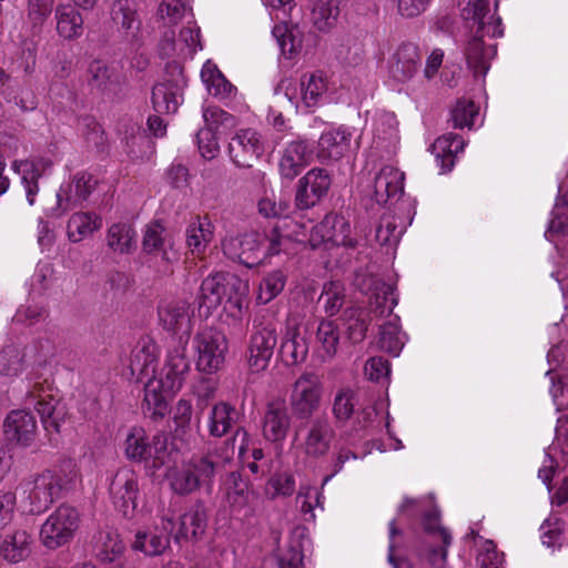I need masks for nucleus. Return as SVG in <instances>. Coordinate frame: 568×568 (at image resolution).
<instances>
[{"label": "nucleus", "instance_id": "7ed1b4c3", "mask_svg": "<svg viewBox=\"0 0 568 568\" xmlns=\"http://www.w3.org/2000/svg\"><path fill=\"white\" fill-rule=\"evenodd\" d=\"M239 443V454L244 455L248 449L250 435L244 427H237L232 438L224 443L221 453L215 449L207 452L204 455H194L189 460L192 471L197 479L200 486H210L214 477L219 474L226 464L231 463L235 453V444Z\"/></svg>", "mask_w": 568, "mask_h": 568}, {"label": "nucleus", "instance_id": "a18cd8bd", "mask_svg": "<svg viewBox=\"0 0 568 568\" xmlns=\"http://www.w3.org/2000/svg\"><path fill=\"white\" fill-rule=\"evenodd\" d=\"M346 326L347 338L357 344L364 341L369 325V314L361 307H348L342 316Z\"/></svg>", "mask_w": 568, "mask_h": 568}, {"label": "nucleus", "instance_id": "a878e982", "mask_svg": "<svg viewBox=\"0 0 568 568\" xmlns=\"http://www.w3.org/2000/svg\"><path fill=\"white\" fill-rule=\"evenodd\" d=\"M159 320L163 327L174 334L181 333L189 336L191 331V317L189 304L185 301H170L161 304L158 310Z\"/></svg>", "mask_w": 568, "mask_h": 568}, {"label": "nucleus", "instance_id": "774afa93", "mask_svg": "<svg viewBox=\"0 0 568 568\" xmlns=\"http://www.w3.org/2000/svg\"><path fill=\"white\" fill-rule=\"evenodd\" d=\"M186 0H162L158 14L166 24H178L185 14Z\"/></svg>", "mask_w": 568, "mask_h": 568}, {"label": "nucleus", "instance_id": "b1692460", "mask_svg": "<svg viewBox=\"0 0 568 568\" xmlns=\"http://www.w3.org/2000/svg\"><path fill=\"white\" fill-rule=\"evenodd\" d=\"M223 308L233 318H241L248 294V284L235 274L223 273Z\"/></svg>", "mask_w": 568, "mask_h": 568}, {"label": "nucleus", "instance_id": "a211bd4d", "mask_svg": "<svg viewBox=\"0 0 568 568\" xmlns=\"http://www.w3.org/2000/svg\"><path fill=\"white\" fill-rule=\"evenodd\" d=\"M422 65V54L416 44L400 43L389 59V74L400 83L412 80Z\"/></svg>", "mask_w": 568, "mask_h": 568}, {"label": "nucleus", "instance_id": "4c0bfd02", "mask_svg": "<svg viewBox=\"0 0 568 568\" xmlns=\"http://www.w3.org/2000/svg\"><path fill=\"white\" fill-rule=\"evenodd\" d=\"M94 551L101 562L111 564L124 557V544L116 531L101 530L95 536Z\"/></svg>", "mask_w": 568, "mask_h": 568}, {"label": "nucleus", "instance_id": "c85d7f7f", "mask_svg": "<svg viewBox=\"0 0 568 568\" xmlns=\"http://www.w3.org/2000/svg\"><path fill=\"white\" fill-rule=\"evenodd\" d=\"M291 425V417L284 400H273L267 404L264 422L263 435L270 442L283 440Z\"/></svg>", "mask_w": 568, "mask_h": 568}, {"label": "nucleus", "instance_id": "f257e3e1", "mask_svg": "<svg viewBox=\"0 0 568 568\" xmlns=\"http://www.w3.org/2000/svg\"><path fill=\"white\" fill-rule=\"evenodd\" d=\"M489 0H469L467 7L463 10V17L468 22L469 28L476 27L475 34L469 39L465 55L469 69L475 77L485 75L489 69V61L496 55V44L485 45L483 38L489 36L497 38L503 36L500 18L494 19L489 16Z\"/></svg>", "mask_w": 568, "mask_h": 568}, {"label": "nucleus", "instance_id": "ea45409f", "mask_svg": "<svg viewBox=\"0 0 568 568\" xmlns=\"http://www.w3.org/2000/svg\"><path fill=\"white\" fill-rule=\"evenodd\" d=\"M111 17L116 26L125 32L126 36L135 37L141 27L134 0H116L111 9Z\"/></svg>", "mask_w": 568, "mask_h": 568}, {"label": "nucleus", "instance_id": "5701e85b", "mask_svg": "<svg viewBox=\"0 0 568 568\" xmlns=\"http://www.w3.org/2000/svg\"><path fill=\"white\" fill-rule=\"evenodd\" d=\"M404 173L398 169L385 165L374 179V199L381 205L398 200L404 192Z\"/></svg>", "mask_w": 568, "mask_h": 568}, {"label": "nucleus", "instance_id": "39448f33", "mask_svg": "<svg viewBox=\"0 0 568 568\" xmlns=\"http://www.w3.org/2000/svg\"><path fill=\"white\" fill-rule=\"evenodd\" d=\"M323 385L315 373H303L293 384L288 404L293 417L310 420L320 409Z\"/></svg>", "mask_w": 568, "mask_h": 568}, {"label": "nucleus", "instance_id": "6ab92c4d", "mask_svg": "<svg viewBox=\"0 0 568 568\" xmlns=\"http://www.w3.org/2000/svg\"><path fill=\"white\" fill-rule=\"evenodd\" d=\"M37 430L34 415L26 409L11 410L3 423L7 439L23 447H28L34 442Z\"/></svg>", "mask_w": 568, "mask_h": 568}, {"label": "nucleus", "instance_id": "393cba45", "mask_svg": "<svg viewBox=\"0 0 568 568\" xmlns=\"http://www.w3.org/2000/svg\"><path fill=\"white\" fill-rule=\"evenodd\" d=\"M87 82L92 91L105 95H116L121 92V77L100 60H93L88 65Z\"/></svg>", "mask_w": 568, "mask_h": 568}, {"label": "nucleus", "instance_id": "338daca9", "mask_svg": "<svg viewBox=\"0 0 568 568\" xmlns=\"http://www.w3.org/2000/svg\"><path fill=\"white\" fill-rule=\"evenodd\" d=\"M403 230L398 227L394 216L385 215L381 219L376 229V241L381 245H396L400 239Z\"/></svg>", "mask_w": 568, "mask_h": 568}, {"label": "nucleus", "instance_id": "20e7f679", "mask_svg": "<svg viewBox=\"0 0 568 568\" xmlns=\"http://www.w3.org/2000/svg\"><path fill=\"white\" fill-rule=\"evenodd\" d=\"M277 326L273 315L254 318L245 351V361L251 373L267 369L277 345Z\"/></svg>", "mask_w": 568, "mask_h": 568}, {"label": "nucleus", "instance_id": "f3484780", "mask_svg": "<svg viewBox=\"0 0 568 568\" xmlns=\"http://www.w3.org/2000/svg\"><path fill=\"white\" fill-rule=\"evenodd\" d=\"M141 250L149 256L161 257L164 263H170L176 255L173 237L160 221H152L145 225Z\"/></svg>", "mask_w": 568, "mask_h": 568}, {"label": "nucleus", "instance_id": "423d86ee", "mask_svg": "<svg viewBox=\"0 0 568 568\" xmlns=\"http://www.w3.org/2000/svg\"><path fill=\"white\" fill-rule=\"evenodd\" d=\"M79 513L75 508L61 505L42 524L40 540L42 545L51 550L58 549L68 544L79 527Z\"/></svg>", "mask_w": 568, "mask_h": 568}, {"label": "nucleus", "instance_id": "58836bf2", "mask_svg": "<svg viewBox=\"0 0 568 568\" xmlns=\"http://www.w3.org/2000/svg\"><path fill=\"white\" fill-rule=\"evenodd\" d=\"M201 78L210 94L220 100L231 99L236 93V88L224 77L219 68L210 61L203 65Z\"/></svg>", "mask_w": 568, "mask_h": 568}, {"label": "nucleus", "instance_id": "5fc2aeb1", "mask_svg": "<svg viewBox=\"0 0 568 568\" xmlns=\"http://www.w3.org/2000/svg\"><path fill=\"white\" fill-rule=\"evenodd\" d=\"M286 275L281 270H275L266 274L260 283L257 300L262 304H267L274 300L285 287Z\"/></svg>", "mask_w": 568, "mask_h": 568}, {"label": "nucleus", "instance_id": "c9c22d12", "mask_svg": "<svg viewBox=\"0 0 568 568\" xmlns=\"http://www.w3.org/2000/svg\"><path fill=\"white\" fill-rule=\"evenodd\" d=\"M308 2L313 26L321 32L332 30L341 13V0H308Z\"/></svg>", "mask_w": 568, "mask_h": 568}, {"label": "nucleus", "instance_id": "69168bd1", "mask_svg": "<svg viewBox=\"0 0 568 568\" xmlns=\"http://www.w3.org/2000/svg\"><path fill=\"white\" fill-rule=\"evenodd\" d=\"M478 109L470 100H458L450 112V122L456 129L471 128Z\"/></svg>", "mask_w": 568, "mask_h": 568}, {"label": "nucleus", "instance_id": "052dcab7", "mask_svg": "<svg viewBox=\"0 0 568 568\" xmlns=\"http://www.w3.org/2000/svg\"><path fill=\"white\" fill-rule=\"evenodd\" d=\"M227 501L233 509H242L250 501L248 484L237 473H231L227 487Z\"/></svg>", "mask_w": 568, "mask_h": 568}, {"label": "nucleus", "instance_id": "c756f323", "mask_svg": "<svg viewBox=\"0 0 568 568\" xmlns=\"http://www.w3.org/2000/svg\"><path fill=\"white\" fill-rule=\"evenodd\" d=\"M51 165V161L44 158H39L36 160H16L12 163L13 170L21 174V181L30 205H33L36 202V196L39 192V179Z\"/></svg>", "mask_w": 568, "mask_h": 568}, {"label": "nucleus", "instance_id": "cd10ccee", "mask_svg": "<svg viewBox=\"0 0 568 568\" xmlns=\"http://www.w3.org/2000/svg\"><path fill=\"white\" fill-rule=\"evenodd\" d=\"M352 133L341 126L323 132L318 140L317 158L321 161H338L351 148Z\"/></svg>", "mask_w": 568, "mask_h": 568}, {"label": "nucleus", "instance_id": "603ef678", "mask_svg": "<svg viewBox=\"0 0 568 568\" xmlns=\"http://www.w3.org/2000/svg\"><path fill=\"white\" fill-rule=\"evenodd\" d=\"M551 214L552 219L545 232L549 241H554L556 235L568 233V192L556 201Z\"/></svg>", "mask_w": 568, "mask_h": 568}, {"label": "nucleus", "instance_id": "0e129e2a", "mask_svg": "<svg viewBox=\"0 0 568 568\" xmlns=\"http://www.w3.org/2000/svg\"><path fill=\"white\" fill-rule=\"evenodd\" d=\"M53 8L54 0H27V17L32 29L40 31Z\"/></svg>", "mask_w": 568, "mask_h": 568}, {"label": "nucleus", "instance_id": "412c9836", "mask_svg": "<svg viewBox=\"0 0 568 568\" xmlns=\"http://www.w3.org/2000/svg\"><path fill=\"white\" fill-rule=\"evenodd\" d=\"M184 79L179 75L155 84L152 89V104L156 113H175L183 100Z\"/></svg>", "mask_w": 568, "mask_h": 568}, {"label": "nucleus", "instance_id": "72a5a7b5", "mask_svg": "<svg viewBox=\"0 0 568 568\" xmlns=\"http://www.w3.org/2000/svg\"><path fill=\"white\" fill-rule=\"evenodd\" d=\"M464 146L465 141L463 138L453 133L439 136L435 140L432 144V153L443 173L449 172L454 168L455 159L459 152H463Z\"/></svg>", "mask_w": 568, "mask_h": 568}, {"label": "nucleus", "instance_id": "bb28decb", "mask_svg": "<svg viewBox=\"0 0 568 568\" xmlns=\"http://www.w3.org/2000/svg\"><path fill=\"white\" fill-rule=\"evenodd\" d=\"M207 515L203 503L196 501L187 511L180 516V525L173 538L176 542L182 540H197L205 532Z\"/></svg>", "mask_w": 568, "mask_h": 568}, {"label": "nucleus", "instance_id": "f8f14e48", "mask_svg": "<svg viewBox=\"0 0 568 568\" xmlns=\"http://www.w3.org/2000/svg\"><path fill=\"white\" fill-rule=\"evenodd\" d=\"M27 402L34 406L48 433H60L65 410L53 394L49 393L42 384L37 383L28 393Z\"/></svg>", "mask_w": 568, "mask_h": 568}, {"label": "nucleus", "instance_id": "aec40b11", "mask_svg": "<svg viewBox=\"0 0 568 568\" xmlns=\"http://www.w3.org/2000/svg\"><path fill=\"white\" fill-rule=\"evenodd\" d=\"M313 151L306 140L288 142L282 151L278 162L281 178L293 181L310 164Z\"/></svg>", "mask_w": 568, "mask_h": 568}, {"label": "nucleus", "instance_id": "9b49d317", "mask_svg": "<svg viewBox=\"0 0 568 568\" xmlns=\"http://www.w3.org/2000/svg\"><path fill=\"white\" fill-rule=\"evenodd\" d=\"M301 449L312 460L325 458L332 448L335 430L326 417L312 419L304 428Z\"/></svg>", "mask_w": 568, "mask_h": 568}, {"label": "nucleus", "instance_id": "bf43d9fd", "mask_svg": "<svg viewBox=\"0 0 568 568\" xmlns=\"http://www.w3.org/2000/svg\"><path fill=\"white\" fill-rule=\"evenodd\" d=\"M149 444L143 429H133L125 439L124 453L126 458L136 463L148 462Z\"/></svg>", "mask_w": 568, "mask_h": 568}, {"label": "nucleus", "instance_id": "473e14b6", "mask_svg": "<svg viewBox=\"0 0 568 568\" xmlns=\"http://www.w3.org/2000/svg\"><path fill=\"white\" fill-rule=\"evenodd\" d=\"M106 246L116 254L129 255L136 250V232L130 222L110 225L105 236Z\"/></svg>", "mask_w": 568, "mask_h": 568}, {"label": "nucleus", "instance_id": "3c124183", "mask_svg": "<svg viewBox=\"0 0 568 568\" xmlns=\"http://www.w3.org/2000/svg\"><path fill=\"white\" fill-rule=\"evenodd\" d=\"M205 130L213 133H225L237 125V119L217 105H207L202 111Z\"/></svg>", "mask_w": 568, "mask_h": 568}, {"label": "nucleus", "instance_id": "f704fd0d", "mask_svg": "<svg viewBox=\"0 0 568 568\" xmlns=\"http://www.w3.org/2000/svg\"><path fill=\"white\" fill-rule=\"evenodd\" d=\"M31 536L26 530L8 534L0 544V557L10 564L26 560L31 554Z\"/></svg>", "mask_w": 568, "mask_h": 568}, {"label": "nucleus", "instance_id": "ddd939ff", "mask_svg": "<svg viewBox=\"0 0 568 568\" xmlns=\"http://www.w3.org/2000/svg\"><path fill=\"white\" fill-rule=\"evenodd\" d=\"M229 155L239 168H251L264 153L261 134L253 129H241L229 142Z\"/></svg>", "mask_w": 568, "mask_h": 568}, {"label": "nucleus", "instance_id": "13d9d810", "mask_svg": "<svg viewBox=\"0 0 568 568\" xmlns=\"http://www.w3.org/2000/svg\"><path fill=\"white\" fill-rule=\"evenodd\" d=\"M290 224H292V221L284 219L273 226L266 236L268 245L265 255H276L288 248L292 243V236L290 233L285 232V229H287Z\"/></svg>", "mask_w": 568, "mask_h": 568}, {"label": "nucleus", "instance_id": "e433bc0d", "mask_svg": "<svg viewBox=\"0 0 568 568\" xmlns=\"http://www.w3.org/2000/svg\"><path fill=\"white\" fill-rule=\"evenodd\" d=\"M239 412L227 402L214 404L209 414V434L213 437L225 436L236 423Z\"/></svg>", "mask_w": 568, "mask_h": 568}, {"label": "nucleus", "instance_id": "0eeeda50", "mask_svg": "<svg viewBox=\"0 0 568 568\" xmlns=\"http://www.w3.org/2000/svg\"><path fill=\"white\" fill-rule=\"evenodd\" d=\"M194 343L197 351L196 367L199 371L212 374L223 367L227 339L221 331L214 327H204L195 335Z\"/></svg>", "mask_w": 568, "mask_h": 568}, {"label": "nucleus", "instance_id": "2eb2a0df", "mask_svg": "<svg viewBox=\"0 0 568 568\" xmlns=\"http://www.w3.org/2000/svg\"><path fill=\"white\" fill-rule=\"evenodd\" d=\"M332 179L325 169L314 168L300 181L295 194V205L308 210L316 205L328 192Z\"/></svg>", "mask_w": 568, "mask_h": 568}, {"label": "nucleus", "instance_id": "7c9ffc66", "mask_svg": "<svg viewBox=\"0 0 568 568\" xmlns=\"http://www.w3.org/2000/svg\"><path fill=\"white\" fill-rule=\"evenodd\" d=\"M146 379L142 403L143 413L153 419L163 418L168 412L166 398L175 392L165 390L164 384L156 377Z\"/></svg>", "mask_w": 568, "mask_h": 568}, {"label": "nucleus", "instance_id": "37998d69", "mask_svg": "<svg viewBox=\"0 0 568 568\" xmlns=\"http://www.w3.org/2000/svg\"><path fill=\"white\" fill-rule=\"evenodd\" d=\"M28 366L27 347L16 344L6 345L0 351V374L16 377Z\"/></svg>", "mask_w": 568, "mask_h": 568}, {"label": "nucleus", "instance_id": "2f4dec72", "mask_svg": "<svg viewBox=\"0 0 568 568\" xmlns=\"http://www.w3.org/2000/svg\"><path fill=\"white\" fill-rule=\"evenodd\" d=\"M308 354V343L302 336L297 326H287L280 345L278 355L287 366H294L304 362Z\"/></svg>", "mask_w": 568, "mask_h": 568}, {"label": "nucleus", "instance_id": "1a4fd4ad", "mask_svg": "<svg viewBox=\"0 0 568 568\" xmlns=\"http://www.w3.org/2000/svg\"><path fill=\"white\" fill-rule=\"evenodd\" d=\"M28 494L29 511L44 513L60 497L62 484L60 476L51 470L34 475L22 484Z\"/></svg>", "mask_w": 568, "mask_h": 568}, {"label": "nucleus", "instance_id": "e2e57ef3", "mask_svg": "<svg viewBox=\"0 0 568 568\" xmlns=\"http://www.w3.org/2000/svg\"><path fill=\"white\" fill-rule=\"evenodd\" d=\"M378 346L382 351L387 352L393 356L399 355L404 346V341L400 336L398 325L388 322L381 326Z\"/></svg>", "mask_w": 568, "mask_h": 568}, {"label": "nucleus", "instance_id": "79ce46f5", "mask_svg": "<svg viewBox=\"0 0 568 568\" xmlns=\"http://www.w3.org/2000/svg\"><path fill=\"white\" fill-rule=\"evenodd\" d=\"M223 273H216L203 280L197 296L199 310L209 315L212 310L223 304Z\"/></svg>", "mask_w": 568, "mask_h": 568}, {"label": "nucleus", "instance_id": "864d4df0", "mask_svg": "<svg viewBox=\"0 0 568 568\" xmlns=\"http://www.w3.org/2000/svg\"><path fill=\"white\" fill-rule=\"evenodd\" d=\"M316 341L324 356L332 358L337 353L339 331L334 321H321L316 329Z\"/></svg>", "mask_w": 568, "mask_h": 568}, {"label": "nucleus", "instance_id": "9d476101", "mask_svg": "<svg viewBox=\"0 0 568 568\" xmlns=\"http://www.w3.org/2000/svg\"><path fill=\"white\" fill-rule=\"evenodd\" d=\"M109 493L115 509L123 517L133 518L140 493L138 474L129 467L118 469L110 483Z\"/></svg>", "mask_w": 568, "mask_h": 568}, {"label": "nucleus", "instance_id": "f03ea898", "mask_svg": "<svg viewBox=\"0 0 568 568\" xmlns=\"http://www.w3.org/2000/svg\"><path fill=\"white\" fill-rule=\"evenodd\" d=\"M176 509L172 503L168 507L162 506L153 525L144 526L134 532L130 547L133 551L146 557L162 556L171 546V538L175 529Z\"/></svg>", "mask_w": 568, "mask_h": 568}, {"label": "nucleus", "instance_id": "680f3d73", "mask_svg": "<svg viewBox=\"0 0 568 568\" xmlns=\"http://www.w3.org/2000/svg\"><path fill=\"white\" fill-rule=\"evenodd\" d=\"M211 239L210 223L194 222L186 229V244L193 254L204 252Z\"/></svg>", "mask_w": 568, "mask_h": 568}, {"label": "nucleus", "instance_id": "4d7b16f0", "mask_svg": "<svg viewBox=\"0 0 568 568\" xmlns=\"http://www.w3.org/2000/svg\"><path fill=\"white\" fill-rule=\"evenodd\" d=\"M150 453L148 454L146 466L153 470H158L170 463V452L168 449V436L163 433H156L152 443L149 444Z\"/></svg>", "mask_w": 568, "mask_h": 568}, {"label": "nucleus", "instance_id": "6e6d98bb", "mask_svg": "<svg viewBox=\"0 0 568 568\" xmlns=\"http://www.w3.org/2000/svg\"><path fill=\"white\" fill-rule=\"evenodd\" d=\"M327 316L336 315L345 303L344 287L339 282H328L324 285L320 297Z\"/></svg>", "mask_w": 568, "mask_h": 568}, {"label": "nucleus", "instance_id": "4be33fe9", "mask_svg": "<svg viewBox=\"0 0 568 568\" xmlns=\"http://www.w3.org/2000/svg\"><path fill=\"white\" fill-rule=\"evenodd\" d=\"M158 357V346L150 337H142L138 341L130 358V369L132 375L136 376L138 382L154 377Z\"/></svg>", "mask_w": 568, "mask_h": 568}, {"label": "nucleus", "instance_id": "6e6552de", "mask_svg": "<svg viewBox=\"0 0 568 568\" xmlns=\"http://www.w3.org/2000/svg\"><path fill=\"white\" fill-rule=\"evenodd\" d=\"M93 175L85 172H77L63 183L57 192V204L50 209V216L61 217L69 211L82 206L97 186Z\"/></svg>", "mask_w": 568, "mask_h": 568}, {"label": "nucleus", "instance_id": "8fccbe9b", "mask_svg": "<svg viewBox=\"0 0 568 568\" xmlns=\"http://www.w3.org/2000/svg\"><path fill=\"white\" fill-rule=\"evenodd\" d=\"M358 404V396L352 387H341L337 389L334 400L332 413L337 423H346L355 413V407Z\"/></svg>", "mask_w": 568, "mask_h": 568}, {"label": "nucleus", "instance_id": "de8ad7c7", "mask_svg": "<svg viewBox=\"0 0 568 568\" xmlns=\"http://www.w3.org/2000/svg\"><path fill=\"white\" fill-rule=\"evenodd\" d=\"M322 232L323 241H331L337 245L354 248L357 242L342 234L343 229L348 227L345 220L338 215H326L323 222L316 226Z\"/></svg>", "mask_w": 568, "mask_h": 568}, {"label": "nucleus", "instance_id": "4468645a", "mask_svg": "<svg viewBox=\"0 0 568 568\" xmlns=\"http://www.w3.org/2000/svg\"><path fill=\"white\" fill-rule=\"evenodd\" d=\"M223 253L248 268L257 266L265 257L260 235L248 233L230 236L222 242Z\"/></svg>", "mask_w": 568, "mask_h": 568}, {"label": "nucleus", "instance_id": "a19ab883", "mask_svg": "<svg viewBox=\"0 0 568 568\" xmlns=\"http://www.w3.org/2000/svg\"><path fill=\"white\" fill-rule=\"evenodd\" d=\"M57 31L64 39L71 40L82 36L83 18L70 4H60L55 8Z\"/></svg>", "mask_w": 568, "mask_h": 568}, {"label": "nucleus", "instance_id": "09e8293b", "mask_svg": "<svg viewBox=\"0 0 568 568\" xmlns=\"http://www.w3.org/2000/svg\"><path fill=\"white\" fill-rule=\"evenodd\" d=\"M166 478L171 489L181 496L190 495L201 487L187 462L180 468L170 469Z\"/></svg>", "mask_w": 568, "mask_h": 568}, {"label": "nucleus", "instance_id": "49530a36", "mask_svg": "<svg viewBox=\"0 0 568 568\" xmlns=\"http://www.w3.org/2000/svg\"><path fill=\"white\" fill-rule=\"evenodd\" d=\"M300 84L301 100L307 109L316 106L327 90V84L322 72L303 74Z\"/></svg>", "mask_w": 568, "mask_h": 568}, {"label": "nucleus", "instance_id": "dca6fc26", "mask_svg": "<svg viewBox=\"0 0 568 568\" xmlns=\"http://www.w3.org/2000/svg\"><path fill=\"white\" fill-rule=\"evenodd\" d=\"M186 343L187 338L182 341V337H180L178 345L168 353L159 377L164 384L165 390L179 392L191 371V362L186 356Z\"/></svg>", "mask_w": 568, "mask_h": 568}, {"label": "nucleus", "instance_id": "c03bdc74", "mask_svg": "<svg viewBox=\"0 0 568 568\" xmlns=\"http://www.w3.org/2000/svg\"><path fill=\"white\" fill-rule=\"evenodd\" d=\"M101 225V219L94 213H74L68 221V237L70 241L78 243L99 230Z\"/></svg>", "mask_w": 568, "mask_h": 568}]
</instances>
